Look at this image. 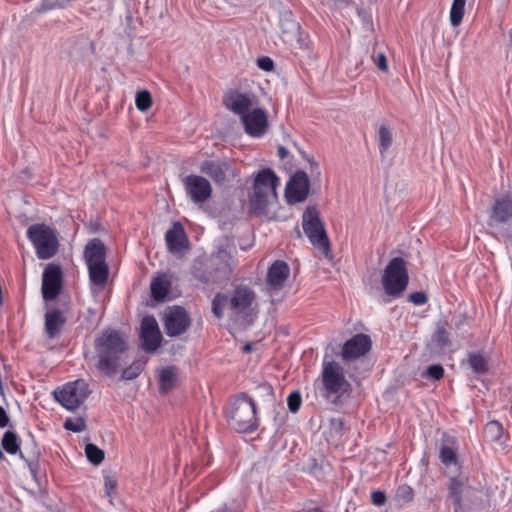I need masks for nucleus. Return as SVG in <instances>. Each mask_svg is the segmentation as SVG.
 <instances>
[{
    "instance_id": "1a4fd4ad",
    "label": "nucleus",
    "mask_w": 512,
    "mask_h": 512,
    "mask_svg": "<svg viewBox=\"0 0 512 512\" xmlns=\"http://www.w3.org/2000/svg\"><path fill=\"white\" fill-rule=\"evenodd\" d=\"M256 421V409L252 399L245 395L238 397L232 404L229 416L230 426L243 433L256 428Z\"/></svg>"
},
{
    "instance_id": "4d7b16f0",
    "label": "nucleus",
    "mask_w": 512,
    "mask_h": 512,
    "mask_svg": "<svg viewBox=\"0 0 512 512\" xmlns=\"http://www.w3.org/2000/svg\"><path fill=\"white\" fill-rule=\"evenodd\" d=\"M337 422H338L339 426H342V425H343V423H342L340 420H339V421H337Z\"/></svg>"
},
{
    "instance_id": "e433bc0d",
    "label": "nucleus",
    "mask_w": 512,
    "mask_h": 512,
    "mask_svg": "<svg viewBox=\"0 0 512 512\" xmlns=\"http://www.w3.org/2000/svg\"><path fill=\"white\" fill-rule=\"evenodd\" d=\"M135 103L138 110L146 112L152 106L151 94L147 90L137 92Z\"/></svg>"
},
{
    "instance_id": "6e6d98bb",
    "label": "nucleus",
    "mask_w": 512,
    "mask_h": 512,
    "mask_svg": "<svg viewBox=\"0 0 512 512\" xmlns=\"http://www.w3.org/2000/svg\"><path fill=\"white\" fill-rule=\"evenodd\" d=\"M4 459V454L3 452L0 450V461Z\"/></svg>"
},
{
    "instance_id": "864d4df0",
    "label": "nucleus",
    "mask_w": 512,
    "mask_h": 512,
    "mask_svg": "<svg viewBox=\"0 0 512 512\" xmlns=\"http://www.w3.org/2000/svg\"><path fill=\"white\" fill-rule=\"evenodd\" d=\"M278 155L281 159H284L288 155V150L285 147L280 146L278 148Z\"/></svg>"
},
{
    "instance_id": "4c0bfd02",
    "label": "nucleus",
    "mask_w": 512,
    "mask_h": 512,
    "mask_svg": "<svg viewBox=\"0 0 512 512\" xmlns=\"http://www.w3.org/2000/svg\"><path fill=\"white\" fill-rule=\"evenodd\" d=\"M486 435L494 441H498L503 433L502 425L497 421L489 422L485 427Z\"/></svg>"
},
{
    "instance_id": "7c9ffc66",
    "label": "nucleus",
    "mask_w": 512,
    "mask_h": 512,
    "mask_svg": "<svg viewBox=\"0 0 512 512\" xmlns=\"http://www.w3.org/2000/svg\"><path fill=\"white\" fill-rule=\"evenodd\" d=\"M466 0H453L451 11H450V22L452 26L456 27L460 25L465 8Z\"/></svg>"
},
{
    "instance_id": "13d9d810",
    "label": "nucleus",
    "mask_w": 512,
    "mask_h": 512,
    "mask_svg": "<svg viewBox=\"0 0 512 512\" xmlns=\"http://www.w3.org/2000/svg\"><path fill=\"white\" fill-rule=\"evenodd\" d=\"M510 38H511V40H512V30L510 31Z\"/></svg>"
},
{
    "instance_id": "3c124183",
    "label": "nucleus",
    "mask_w": 512,
    "mask_h": 512,
    "mask_svg": "<svg viewBox=\"0 0 512 512\" xmlns=\"http://www.w3.org/2000/svg\"><path fill=\"white\" fill-rule=\"evenodd\" d=\"M9 423V417L3 407L0 406V428H4Z\"/></svg>"
},
{
    "instance_id": "2f4dec72",
    "label": "nucleus",
    "mask_w": 512,
    "mask_h": 512,
    "mask_svg": "<svg viewBox=\"0 0 512 512\" xmlns=\"http://www.w3.org/2000/svg\"><path fill=\"white\" fill-rule=\"evenodd\" d=\"M3 449L9 454H16L19 451V441L16 433L7 431L2 438Z\"/></svg>"
},
{
    "instance_id": "412c9836",
    "label": "nucleus",
    "mask_w": 512,
    "mask_h": 512,
    "mask_svg": "<svg viewBox=\"0 0 512 512\" xmlns=\"http://www.w3.org/2000/svg\"><path fill=\"white\" fill-rule=\"evenodd\" d=\"M290 274V268L285 261L276 260L268 269L266 282L270 289L279 291L283 288Z\"/></svg>"
},
{
    "instance_id": "37998d69",
    "label": "nucleus",
    "mask_w": 512,
    "mask_h": 512,
    "mask_svg": "<svg viewBox=\"0 0 512 512\" xmlns=\"http://www.w3.org/2000/svg\"><path fill=\"white\" fill-rule=\"evenodd\" d=\"M426 374L434 380H439L444 375V369L441 365H431L427 368Z\"/></svg>"
},
{
    "instance_id": "c756f323",
    "label": "nucleus",
    "mask_w": 512,
    "mask_h": 512,
    "mask_svg": "<svg viewBox=\"0 0 512 512\" xmlns=\"http://www.w3.org/2000/svg\"><path fill=\"white\" fill-rule=\"evenodd\" d=\"M468 364L475 373L484 374L488 371V360L480 353H470Z\"/></svg>"
},
{
    "instance_id": "9d476101",
    "label": "nucleus",
    "mask_w": 512,
    "mask_h": 512,
    "mask_svg": "<svg viewBox=\"0 0 512 512\" xmlns=\"http://www.w3.org/2000/svg\"><path fill=\"white\" fill-rule=\"evenodd\" d=\"M91 391L88 383L78 379L65 384L61 389L54 391L55 400L69 411H75L88 398Z\"/></svg>"
},
{
    "instance_id": "c85d7f7f",
    "label": "nucleus",
    "mask_w": 512,
    "mask_h": 512,
    "mask_svg": "<svg viewBox=\"0 0 512 512\" xmlns=\"http://www.w3.org/2000/svg\"><path fill=\"white\" fill-rule=\"evenodd\" d=\"M439 457L441 459V462L446 466L456 463V446L455 440L453 438L447 439L445 443L442 445Z\"/></svg>"
},
{
    "instance_id": "c03bdc74",
    "label": "nucleus",
    "mask_w": 512,
    "mask_h": 512,
    "mask_svg": "<svg viewBox=\"0 0 512 512\" xmlns=\"http://www.w3.org/2000/svg\"><path fill=\"white\" fill-rule=\"evenodd\" d=\"M427 295L422 291H416L409 295V301L415 305H423L427 302Z\"/></svg>"
},
{
    "instance_id": "bb28decb",
    "label": "nucleus",
    "mask_w": 512,
    "mask_h": 512,
    "mask_svg": "<svg viewBox=\"0 0 512 512\" xmlns=\"http://www.w3.org/2000/svg\"><path fill=\"white\" fill-rule=\"evenodd\" d=\"M171 287V281L165 274L159 275L151 282V296L156 301H163L168 295Z\"/></svg>"
},
{
    "instance_id": "72a5a7b5",
    "label": "nucleus",
    "mask_w": 512,
    "mask_h": 512,
    "mask_svg": "<svg viewBox=\"0 0 512 512\" xmlns=\"http://www.w3.org/2000/svg\"><path fill=\"white\" fill-rule=\"evenodd\" d=\"M463 480L459 478H451L448 489H449V495L453 499V502L460 506L462 501V487H463Z\"/></svg>"
},
{
    "instance_id": "5701e85b",
    "label": "nucleus",
    "mask_w": 512,
    "mask_h": 512,
    "mask_svg": "<svg viewBox=\"0 0 512 512\" xmlns=\"http://www.w3.org/2000/svg\"><path fill=\"white\" fill-rule=\"evenodd\" d=\"M512 218V198L505 196L497 199L492 207L489 226H498Z\"/></svg>"
},
{
    "instance_id": "49530a36",
    "label": "nucleus",
    "mask_w": 512,
    "mask_h": 512,
    "mask_svg": "<svg viewBox=\"0 0 512 512\" xmlns=\"http://www.w3.org/2000/svg\"><path fill=\"white\" fill-rule=\"evenodd\" d=\"M258 66L264 71H271L274 67L273 60L269 57H261L257 60Z\"/></svg>"
},
{
    "instance_id": "a878e982",
    "label": "nucleus",
    "mask_w": 512,
    "mask_h": 512,
    "mask_svg": "<svg viewBox=\"0 0 512 512\" xmlns=\"http://www.w3.org/2000/svg\"><path fill=\"white\" fill-rule=\"evenodd\" d=\"M87 268L90 283L95 287L103 289L106 286L109 277V266L107 262L88 264Z\"/></svg>"
},
{
    "instance_id": "a211bd4d",
    "label": "nucleus",
    "mask_w": 512,
    "mask_h": 512,
    "mask_svg": "<svg viewBox=\"0 0 512 512\" xmlns=\"http://www.w3.org/2000/svg\"><path fill=\"white\" fill-rule=\"evenodd\" d=\"M281 29L283 40L289 43L295 49H305L308 47L306 38H303L300 32L299 24L292 19L291 13L283 14L281 18Z\"/></svg>"
},
{
    "instance_id": "473e14b6",
    "label": "nucleus",
    "mask_w": 512,
    "mask_h": 512,
    "mask_svg": "<svg viewBox=\"0 0 512 512\" xmlns=\"http://www.w3.org/2000/svg\"><path fill=\"white\" fill-rule=\"evenodd\" d=\"M146 364L145 360H136L130 366L125 368L122 372L121 379L133 380L137 378L144 369Z\"/></svg>"
},
{
    "instance_id": "20e7f679",
    "label": "nucleus",
    "mask_w": 512,
    "mask_h": 512,
    "mask_svg": "<svg viewBox=\"0 0 512 512\" xmlns=\"http://www.w3.org/2000/svg\"><path fill=\"white\" fill-rule=\"evenodd\" d=\"M232 270V256L227 250L219 249L210 258L196 259L192 274L204 284H216L228 280Z\"/></svg>"
},
{
    "instance_id": "79ce46f5",
    "label": "nucleus",
    "mask_w": 512,
    "mask_h": 512,
    "mask_svg": "<svg viewBox=\"0 0 512 512\" xmlns=\"http://www.w3.org/2000/svg\"><path fill=\"white\" fill-rule=\"evenodd\" d=\"M104 487L105 493L107 496L111 497L117 488V481L114 477L110 475H105L104 477Z\"/></svg>"
},
{
    "instance_id": "4468645a",
    "label": "nucleus",
    "mask_w": 512,
    "mask_h": 512,
    "mask_svg": "<svg viewBox=\"0 0 512 512\" xmlns=\"http://www.w3.org/2000/svg\"><path fill=\"white\" fill-rule=\"evenodd\" d=\"M186 194L194 203H203L212 195V186L205 177L190 174L182 179Z\"/></svg>"
},
{
    "instance_id": "de8ad7c7",
    "label": "nucleus",
    "mask_w": 512,
    "mask_h": 512,
    "mask_svg": "<svg viewBox=\"0 0 512 512\" xmlns=\"http://www.w3.org/2000/svg\"><path fill=\"white\" fill-rule=\"evenodd\" d=\"M375 63L378 67L379 70L381 71H387L388 69V66H387V59H386V56L381 53L377 56L376 60H375Z\"/></svg>"
},
{
    "instance_id": "603ef678",
    "label": "nucleus",
    "mask_w": 512,
    "mask_h": 512,
    "mask_svg": "<svg viewBox=\"0 0 512 512\" xmlns=\"http://www.w3.org/2000/svg\"><path fill=\"white\" fill-rule=\"evenodd\" d=\"M308 161H309V164H310V172H311V174H316L317 176H319L320 175V170H319L318 163L315 162L312 159H308Z\"/></svg>"
},
{
    "instance_id": "a18cd8bd",
    "label": "nucleus",
    "mask_w": 512,
    "mask_h": 512,
    "mask_svg": "<svg viewBox=\"0 0 512 512\" xmlns=\"http://www.w3.org/2000/svg\"><path fill=\"white\" fill-rule=\"evenodd\" d=\"M387 498L384 492L382 491H374L371 494V501L376 506H383L386 502Z\"/></svg>"
},
{
    "instance_id": "cd10ccee",
    "label": "nucleus",
    "mask_w": 512,
    "mask_h": 512,
    "mask_svg": "<svg viewBox=\"0 0 512 512\" xmlns=\"http://www.w3.org/2000/svg\"><path fill=\"white\" fill-rule=\"evenodd\" d=\"M177 369L174 366H168L161 370L159 374V389L160 392L166 394L170 391L176 383Z\"/></svg>"
},
{
    "instance_id": "a19ab883",
    "label": "nucleus",
    "mask_w": 512,
    "mask_h": 512,
    "mask_svg": "<svg viewBox=\"0 0 512 512\" xmlns=\"http://www.w3.org/2000/svg\"><path fill=\"white\" fill-rule=\"evenodd\" d=\"M86 425L83 419L77 420L67 419L64 423V428L73 432H81L85 429Z\"/></svg>"
},
{
    "instance_id": "f03ea898",
    "label": "nucleus",
    "mask_w": 512,
    "mask_h": 512,
    "mask_svg": "<svg viewBox=\"0 0 512 512\" xmlns=\"http://www.w3.org/2000/svg\"><path fill=\"white\" fill-rule=\"evenodd\" d=\"M255 301V293L247 286H237L230 296L217 293L212 300V312L221 319L224 310L227 309L229 318L241 325L251 323L252 305Z\"/></svg>"
},
{
    "instance_id": "2eb2a0df",
    "label": "nucleus",
    "mask_w": 512,
    "mask_h": 512,
    "mask_svg": "<svg viewBox=\"0 0 512 512\" xmlns=\"http://www.w3.org/2000/svg\"><path fill=\"white\" fill-rule=\"evenodd\" d=\"M62 270L59 265L50 263L44 269L42 276V296L46 301L58 297L62 288Z\"/></svg>"
},
{
    "instance_id": "ddd939ff",
    "label": "nucleus",
    "mask_w": 512,
    "mask_h": 512,
    "mask_svg": "<svg viewBox=\"0 0 512 512\" xmlns=\"http://www.w3.org/2000/svg\"><path fill=\"white\" fill-rule=\"evenodd\" d=\"M223 105L240 119L258 106V98L253 93L241 92L236 89L229 90L223 96Z\"/></svg>"
},
{
    "instance_id": "0eeeda50",
    "label": "nucleus",
    "mask_w": 512,
    "mask_h": 512,
    "mask_svg": "<svg viewBox=\"0 0 512 512\" xmlns=\"http://www.w3.org/2000/svg\"><path fill=\"white\" fill-rule=\"evenodd\" d=\"M302 227L312 245L328 256L331 250L330 241L320 213L315 207H307L303 212Z\"/></svg>"
},
{
    "instance_id": "f8f14e48",
    "label": "nucleus",
    "mask_w": 512,
    "mask_h": 512,
    "mask_svg": "<svg viewBox=\"0 0 512 512\" xmlns=\"http://www.w3.org/2000/svg\"><path fill=\"white\" fill-rule=\"evenodd\" d=\"M191 325L188 312L181 306L169 307L163 315L165 333L170 337L184 334Z\"/></svg>"
},
{
    "instance_id": "b1692460",
    "label": "nucleus",
    "mask_w": 512,
    "mask_h": 512,
    "mask_svg": "<svg viewBox=\"0 0 512 512\" xmlns=\"http://www.w3.org/2000/svg\"><path fill=\"white\" fill-rule=\"evenodd\" d=\"M84 259L86 265L106 262V247L101 239L89 240L84 248Z\"/></svg>"
},
{
    "instance_id": "ea45409f",
    "label": "nucleus",
    "mask_w": 512,
    "mask_h": 512,
    "mask_svg": "<svg viewBox=\"0 0 512 512\" xmlns=\"http://www.w3.org/2000/svg\"><path fill=\"white\" fill-rule=\"evenodd\" d=\"M301 395L299 392H292L287 398V405L292 413H296L301 406Z\"/></svg>"
},
{
    "instance_id": "c9c22d12",
    "label": "nucleus",
    "mask_w": 512,
    "mask_h": 512,
    "mask_svg": "<svg viewBox=\"0 0 512 512\" xmlns=\"http://www.w3.org/2000/svg\"><path fill=\"white\" fill-rule=\"evenodd\" d=\"M87 459L94 465H99L104 460V452L94 444H87L85 447Z\"/></svg>"
},
{
    "instance_id": "393cba45",
    "label": "nucleus",
    "mask_w": 512,
    "mask_h": 512,
    "mask_svg": "<svg viewBox=\"0 0 512 512\" xmlns=\"http://www.w3.org/2000/svg\"><path fill=\"white\" fill-rule=\"evenodd\" d=\"M65 323L66 318L61 310L52 309L45 313V332L49 338L57 337Z\"/></svg>"
},
{
    "instance_id": "423d86ee",
    "label": "nucleus",
    "mask_w": 512,
    "mask_h": 512,
    "mask_svg": "<svg viewBox=\"0 0 512 512\" xmlns=\"http://www.w3.org/2000/svg\"><path fill=\"white\" fill-rule=\"evenodd\" d=\"M27 237L32 242L39 259H50L58 251L59 241L57 233L46 224L37 223L29 226Z\"/></svg>"
},
{
    "instance_id": "9b49d317",
    "label": "nucleus",
    "mask_w": 512,
    "mask_h": 512,
    "mask_svg": "<svg viewBox=\"0 0 512 512\" xmlns=\"http://www.w3.org/2000/svg\"><path fill=\"white\" fill-rule=\"evenodd\" d=\"M200 171L209 176L216 185H224L238 175L233 164L224 159L206 160L201 163Z\"/></svg>"
},
{
    "instance_id": "dca6fc26",
    "label": "nucleus",
    "mask_w": 512,
    "mask_h": 512,
    "mask_svg": "<svg viewBox=\"0 0 512 512\" xmlns=\"http://www.w3.org/2000/svg\"><path fill=\"white\" fill-rule=\"evenodd\" d=\"M140 338L145 352L153 353L159 348L162 335L154 317L146 316L142 319Z\"/></svg>"
},
{
    "instance_id": "39448f33",
    "label": "nucleus",
    "mask_w": 512,
    "mask_h": 512,
    "mask_svg": "<svg viewBox=\"0 0 512 512\" xmlns=\"http://www.w3.org/2000/svg\"><path fill=\"white\" fill-rule=\"evenodd\" d=\"M320 382L321 395L333 404L350 395L351 384L345 377L343 367L335 361H324Z\"/></svg>"
},
{
    "instance_id": "58836bf2",
    "label": "nucleus",
    "mask_w": 512,
    "mask_h": 512,
    "mask_svg": "<svg viewBox=\"0 0 512 512\" xmlns=\"http://www.w3.org/2000/svg\"><path fill=\"white\" fill-rule=\"evenodd\" d=\"M434 340L441 347L449 345V333L443 326H438L434 335Z\"/></svg>"
},
{
    "instance_id": "5fc2aeb1",
    "label": "nucleus",
    "mask_w": 512,
    "mask_h": 512,
    "mask_svg": "<svg viewBox=\"0 0 512 512\" xmlns=\"http://www.w3.org/2000/svg\"><path fill=\"white\" fill-rule=\"evenodd\" d=\"M243 351L245 353H249L252 351V345L251 344H246L244 347H243Z\"/></svg>"
},
{
    "instance_id": "8fccbe9b",
    "label": "nucleus",
    "mask_w": 512,
    "mask_h": 512,
    "mask_svg": "<svg viewBox=\"0 0 512 512\" xmlns=\"http://www.w3.org/2000/svg\"><path fill=\"white\" fill-rule=\"evenodd\" d=\"M402 495L403 498L409 502L413 499V491L410 487H402L398 490V495Z\"/></svg>"
},
{
    "instance_id": "7ed1b4c3",
    "label": "nucleus",
    "mask_w": 512,
    "mask_h": 512,
    "mask_svg": "<svg viewBox=\"0 0 512 512\" xmlns=\"http://www.w3.org/2000/svg\"><path fill=\"white\" fill-rule=\"evenodd\" d=\"M279 178L270 168L260 170L254 177L249 193V205L255 215H269L277 203Z\"/></svg>"
},
{
    "instance_id": "f704fd0d",
    "label": "nucleus",
    "mask_w": 512,
    "mask_h": 512,
    "mask_svg": "<svg viewBox=\"0 0 512 512\" xmlns=\"http://www.w3.org/2000/svg\"><path fill=\"white\" fill-rule=\"evenodd\" d=\"M378 143L381 154H384L392 145V134L384 125H382L378 130Z\"/></svg>"
},
{
    "instance_id": "f257e3e1",
    "label": "nucleus",
    "mask_w": 512,
    "mask_h": 512,
    "mask_svg": "<svg viewBox=\"0 0 512 512\" xmlns=\"http://www.w3.org/2000/svg\"><path fill=\"white\" fill-rule=\"evenodd\" d=\"M97 369L108 377L116 374L128 352V341L119 331L104 329L94 340Z\"/></svg>"
},
{
    "instance_id": "f3484780",
    "label": "nucleus",
    "mask_w": 512,
    "mask_h": 512,
    "mask_svg": "<svg viewBox=\"0 0 512 512\" xmlns=\"http://www.w3.org/2000/svg\"><path fill=\"white\" fill-rule=\"evenodd\" d=\"M310 182L304 171H297L286 187V199L289 203L304 201L309 194Z\"/></svg>"
},
{
    "instance_id": "6ab92c4d",
    "label": "nucleus",
    "mask_w": 512,
    "mask_h": 512,
    "mask_svg": "<svg viewBox=\"0 0 512 512\" xmlns=\"http://www.w3.org/2000/svg\"><path fill=\"white\" fill-rule=\"evenodd\" d=\"M241 122L247 134L253 137L262 136L268 128V117L266 112L256 106L241 118Z\"/></svg>"
},
{
    "instance_id": "09e8293b",
    "label": "nucleus",
    "mask_w": 512,
    "mask_h": 512,
    "mask_svg": "<svg viewBox=\"0 0 512 512\" xmlns=\"http://www.w3.org/2000/svg\"><path fill=\"white\" fill-rule=\"evenodd\" d=\"M42 7L44 10H52L55 8H62L63 5H61L58 0H44Z\"/></svg>"
},
{
    "instance_id": "4be33fe9",
    "label": "nucleus",
    "mask_w": 512,
    "mask_h": 512,
    "mask_svg": "<svg viewBox=\"0 0 512 512\" xmlns=\"http://www.w3.org/2000/svg\"><path fill=\"white\" fill-rule=\"evenodd\" d=\"M165 240L168 250L173 254H181L187 249L188 240L183 226L178 222L166 232Z\"/></svg>"
},
{
    "instance_id": "6e6552de",
    "label": "nucleus",
    "mask_w": 512,
    "mask_h": 512,
    "mask_svg": "<svg viewBox=\"0 0 512 512\" xmlns=\"http://www.w3.org/2000/svg\"><path fill=\"white\" fill-rule=\"evenodd\" d=\"M409 281L406 262L401 257L389 261L382 274V285L387 295L398 297L406 290Z\"/></svg>"
},
{
    "instance_id": "aec40b11",
    "label": "nucleus",
    "mask_w": 512,
    "mask_h": 512,
    "mask_svg": "<svg viewBox=\"0 0 512 512\" xmlns=\"http://www.w3.org/2000/svg\"><path fill=\"white\" fill-rule=\"evenodd\" d=\"M371 344L368 335L356 334L343 345L342 357L344 360H352L364 356L371 349Z\"/></svg>"
}]
</instances>
